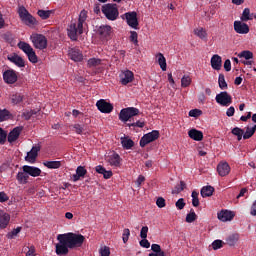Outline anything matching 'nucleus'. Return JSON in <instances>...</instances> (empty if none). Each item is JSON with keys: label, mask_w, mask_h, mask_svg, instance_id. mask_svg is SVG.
<instances>
[{"label": "nucleus", "mask_w": 256, "mask_h": 256, "mask_svg": "<svg viewBox=\"0 0 256 256\" xmlns=\"http://www.w3.org/2000/svg\"><path fill=\"white\" fill-rule=\"evenodd\" d=\"M68 244L69 249H75L81 247L85 243V236L73 232L61 234Z\"/></svg>", "instance_id": "1"}, {"label": "nucleus", "mask_w": 256, "mask_h": 256, "mask_svg": "<svg viewBox=\"0 0 256 256\" xmlns=\"http://www.w3.org/2000/svg\"><path fill=\"white\" fill-rule=\"evenodd\" d=\"M102 13L108 21H117L119 18V9L117 4H106L102 6Z\"/></svg>", "instance_id": "2"}, {"label": "nucleus", "mask_w": 256, "mask_h": 256, "mask_svg": "<svg viewBox=\"0 0 256 256\" xmlns=\"http://www.w3.org/2000/svg\"><path fill=\"white\" fill-rule=\"evenodd\" d=\"M18 15L22 21V23L26 24L28 27H31L33 25H37V19L29 13L27 8L25 6H19L18 8Z\"/></svg>", "instance_id": "3"}, {"label": "nucleus", "mask_w": 256, "mask_h": 256, "mask_svg": "<svg viewBox=\"0 0 256 256\" xmlns=\"http://www.w3.org/2000/svg\"><path fill=\"white\" fill-rule=\"evenodd\" d=\"M139 113V109L135 107L123 108L119 113V120L122 123H127V121H132L133 117H137Z\"/></svg>", "instance_id": "4"}, {"label": "nucleus", "mask_w": 256, "mask_h": 256, "mask_svg": "<svg viewBox=\"0 0 256 256\" xmlns=\"http://www.w3.org/2000/svg\"><path fill=\"white\" fill-rule=\"evenodd\" d=\"M57 241H59V243H57L55 245L56 247V255L59 256H65L69 254V244H67V241L65 240V238L62 236V234H59L57 236Z\"/></svg>", "instance_id": "5"}, {"label": "nucleus", "mask_w": 256, "mask_h": 256, "mask_svg": "<svg viewBox=\"0 0 256 256\" xmlns=\"http://www.w3.org/2000/svg\"><path fill=\"white\" fill-rule=\"evenodd\" d=\"M31 41L36 49H47V38L42 34L31 36Z\"/></svg>", "instance_id": "6"}, {"label": "nucleus", "mask_w": 256, "mask_h": 256, "mask_svg": "<svg viewBox=\"0 0 256 256\" xmlns=\"http://www.w3.org/2000/svg\"><path fill=\"white\" fill-rule=\"evenodd\" d=\"M157 139H159V130H153L152 132L145 134L140 139V147H145L149 145V143H153V141H157Z\"/></svg>", "instance_id": "7"}, {"label": "nucleus", "mask_w": 256, "mask_h": 256, "mask_svg": "<svg viewBox=\"0 0 256 256\" xmlns=\"http://www.w3.org/2000/svg\"><path fill=\"white\" fill-rule=\"evenodd\" d=\"M216 103L222 105V107H229L233 103V98L227 91L220 92L216 95Z\"/></svg>", "instance_id": "8"}, {"label": "nucleus", "mask_w": 256, "mask_h": 256, "mask_svg": "<svg viewBox=\"0 0 256 256\" xmlns=\"http://www.w3.org/2000/svg\"><path fill=\"white\" fill-rule=\"evenodd\" d=\"M124 17L126 19L127 25L129 27H132V29H137L139 27V20L137 19V12H127L124 14Z\"/></svg>", "instance_id": "9"}, {"label": "nucleus", "mask_w": 256, "mask_h": 256, "mask_svg": "<svg viewBox=\"0 0 256 256\" xmlns=\"http://www.w3.org/2000/svg\"><path fill=\"white\" fill-rule=\"evenodd\" d=\"M17 72L13 69H9L3 72V80L7 83V85H13L17 83Z\"/></svg>", "instance_id": "10"}, {"label": "nucleus", "mask_w": 256, "mask_h": 256, "mask_svg": "<svg viewBox=\"0 0 256 256\" xmlns=\"http://www.w3.org/2000/svg\"><path fill=\"white\" fill-rule=\"evenodd\" d=\"M96 107L100 113H111L113 111V104L103 99L97 101Z\"/></svg>", "instance_id": "11"}, {"label": "nucleus", "mask_w": 256, "mask_h": 256, "mask_svg": "<svg viewBox=\"0 0 256 256\" xmlns=\"http://www.w3.org/2000/svg\"><path fill=\"white\" fill-rule=\"evenodd\" d=\"M39 151H41V146H33L32 149L27 153L25 161L28 163H35V161H37V157L39 156Z\"/></svg>", "instance_id": "12"}, {"label": "nucleus", "mask_w": 256, "mask_h": 256, "mask_svg": "<svg viewBox=\"0 0 256 256\" xmlns=\"http://www.w3.org/2000/svg\"><path fill=\"white\" fill-rule=\"evenodd\" d=\"M120 83L122 85H129V83H133V80L135 79V75L131 70L123 71L120 75Z\"/></svg>", "instance_id": "13"}, {"label": "nucleus", "mask_w": 256, "mask_h": 256, "mask_svg": "<svg viewBox=\"0 0 256 256\" xmlns=\"http://www.w3.org/2000/svg\"><path fill=\"white\" fill-rule=\"evenodd\" d=\"M234 31H236L239 35H247V33H249V25L242 20L234 21Z\"/></svg>", "instance_id": "14"}, {"label": "nucleus", "mask_w": 256, "mask_h": 256, "mask_svg": "<svg viewBox=\"0 0 256 256\" xmlns=\"http://www.w3.org/2000/svg\"><path fill=\"white\" fill-rule=\"evenodd\" d=\"M21 131H23V127L21 126L15 127L12 131H10L7 136L8 143H15V141L19 139V135H21Z\"/></svg>", "instance_id": "15"}, {"label": "nucleus", "mask_w": 256, "mask_h": 256, "mask_svg": "<svg viewBox=\"0 0 256 256\" xmlns=\"http://www.w3.org/2000/svg\"><path fill=\"white\" fill-rule=\"evenodd\" d=\"M217 172L220 177H227V174L231 173V166L227 162H220L217 166Z\"/></svg>", "instance_id": "16"}, {"label": "nucleus", "mask_w": 256, "mask_h": 256, "mask_svg": "<svg viewBox=\"0 0 256 256\" xmlns=\"http://www.w3.org/2000/svg\"><path fill=\"white\" fill-rule=\"evenodd\" d=\"M24 173H27L28 177H39L41 175V170L35 166H29V165H24L22 167Z\"/></svg>", "instance_id": "17"}, {"label": "nucleus", "mask_w": 256, "mask_h": 256, "mask_svg": "<svg viewBox=\"0 0 256 256\" xmlns=\"http://www.w3.org/2000/svg\"><path fill=\"white\" fill-rule=\"evenodd\" d=\"M85 175H87V169H85V166H78L76 168V174L72 176V181H74V183H77V181L85 179Z\"/></svg>", "instance_id": "18"}, {"label": "nucleus", "mask_w": 256, "mask_h": 256, "mask_svg": "<svg viewBox=\"0 0 256 256\" xmlns=\"http://www.w3.org/2000/svg\"><path fill=\"white\" fill-rule=\"evenodd\" d=\"M68 55L70 59H72V61H75L76 63H79V61H83V53H81V50L77 48L70 49Z\"/></svg>", "instance_id": "19"}, {"label": "nucleus", "mask_w": 256, "mask_h": 256, "mask_svg": "<svg viewBox=\"0 0 256 256\" xmlns=\"http://www.w3.org/2000/svg\"><path fill=\"white\" fill-rule=\"evenodd\" d=\"M68 37L71 41H77V33H79V24L72 23L68 29Z\"/></svg>", "instance_id": "20"}, {"label": "nucleus", "mask_w": 256, "mask_h": 256, "mask_svg": "<svg viewBox=\"0 0 256 256\" xmlns=\"http://www.w3.org/2000/svg\"><path fill=\"white\" fill-rule=\"evenodd\" d=\"M108 163H110L111 167H120L121 165V156L119 154L113 152L107 159Z\"/></svg>", "instance_id": "21"}, {"label": "nucleus", "mask_w": 256, "mask_h": 256, "mask_svg": "<svg viewBox=\"0 0 256 256\" xmlns=\"http://www.w3.org/2000/svg\"><path fill=\"white\" fill-rule=\"evenodd\" d=\"M210 63H211L212 69H215V71H221V65L223 63L221 56L217 54L213 55Z\"/></svg>", "instance_id": "22"}, {"label": "nucleus", "mask_w": 256, "mask_h": 256, "mask_svg": "<svg viewBox=\"0 0 256 256\" xmlns=\"http://www.w3.org/2000/svg\"><path fill=\"white\" fill-rule=\"evenodd\" d=\"M235 217V214L229 210H222L218 213V219L219 221H231Z\"/></svg>", "instance_id": "23"}, {"label": "nucleus", "mask_w": 256, "mask_h": 256, "mask_svg": "<svg viewBox=\"0 0 256 256\" xmlns=\"http://www.w3.org/2000/svg\"><path fill=\"white\" fill-rule=\"evenodd\" d=\"M85 21H87V11L86 10H82L79 14V18H78V31H79V35H82L83 33V23H85Z\"/></svg>", "instance_id": "24"}, {"label": "nucleus", "mask_w": 256, "mask_h": 256, "mask_svg": "<svg viewBox=\"0 0 256 256\" xmlns=\"http://www.w3.org/2000/svg\"><path fill=\"white\" fill-rule=\"evenodd\" d=\"M98 33L101 39H109V37H111V26H100Z\"/></svg>", "instance_id": "25"}, {"label": "nucleus", "mask_w": 256, "mask_h": 256, "mask_svg": "<svg viewBox=\"0 0 256 256\" xmlns=\"http://www.w3.org/2000/svg\"><path fill=\"white\" fill-rule=\"evenodd\" d=\"M188 137H190V139H193V141H203V132L197 129H191L190 131H188Z\"/></svg>", "instance_id": "26"}, {"label": "nucleus", "mask_w": 256, "mask_h": 256, "mask_svg": "<svg viewBox=\"0 0 256 256\" xmlns=\"http://www.w3.org/2000/svg\"><path fill=\"white\" fill-rule=\"evenodd\" d=\"M8 61H11V63H14V65H17V67H25V60H23V58L17 54L8 56Z\"/></svg>", "instance_id": "27"}, {"label": "nucleus", "mask_w": 256, "mask_h": 256, "mask_svg": "<svg viewBox=\"0 0 256 256\" xmlns=\"http://www.w3.org/2000/svg\"><path fill=\"white\" fill-rule=\"evenodd\" d=\"M11 221V215L8 213H0V228L1 229H7V225H9V222Z\"/></svg>", "instance_id": "28"}, {"label": "nucleus", "mask_w": 256, "mask_h": 256, "mask_svg": "<svg viewBox=\"0 0 256 256\" xmlns=\"http://www.w3.org/2000/svg\"><path fill=\"white\" fill-rule=\"evenodd\" d=\"M240 19L243 22L253 21V19H256V14H251V10L249 8H245Z\"/></svg>", "instance_id": "29"}, {"label": "nucleus", "mask_w": 256, "mask_h": 256, "mask_svg": "<svg viewBox=\"0 0 256 256\" xmlns=\"http://www.w3.org/2000/svg\"><path fill=\"white\" fill-rule=\"evenodd\" d=\"M121 141V145L123 147V149H133V147H135V142L133 140H131V138H127V137H121L120 138Z\"/></svg>", "instance_id": "30"}, {"label": "nucleus", "mask_w": 256, "mask_h": 256, "mask_svg": "<svg viewBox=\"0 0 256 256\" xmlns=\"http://www.w3.org/2000/svg\"><path fill=\"white\" fill-rule=\"evenodd\" d=\"M156 59L162 71H167V59L165 58L163 53H158L156 55Z\"/></svg>", "instance_id": "31"}, {"label": "nucleus", "mask_w": 256, "mask_h": 256, "mask_svg": "<svg viewBox=\"0 0 256 256\" xmlns=\"http://www.w3.org/2000/svg\"><path fill=\"white\" fill-rule=\"evenodd\" d=\"M151 251H153V253H150L149 256H166L165 252L161 250V245L159 244H152Z\"/></svg>", "instance_id": "32"}, {"label": "nucleus", "mask_w": 256, "mask_h": 256, "mask_svg": "<svg viewBox=\"0 0 256 256\" xmlns=\"http://www.w3.org/2000/svg\"><path fill=\"white\" fill-rule=\"evenodd\" d=\"M214 192H215V188H213V186H204V187H202V189L200 190V195H201V197H203V198H205V197H211Z\"/></svg>", "instance_id": "33"}, {"label": "nucleus", "mask_w": 256, "mask_h": 256, "mask_svg": "<svg viewBox=\"0 0 256 256\" xmlns=\"http://www.w3.org/2000/svg\"><path fill=\"white\" fill-rule=\"evenodd\" d=\"M16 179L20 185H27V182L29 181V174H27L25 171L18 172Z\"/></svg>", "instance_id": "34"}, {"label": "nucleus", "mask_w": 256, "mask_h": 256, "mask_svg": "<svg viewBox=\"0 0 256 256\" xmlns=\"http://www.w3.org/2000/svg\"><path fill=\"white\" fill-rule=\"evenodd\" d=\"M18 47L26 55L30 54L33 51V47H31V45L29 43H26V42H19Z\"/></svg>", "instance_id": "35"}, {"label": "nucleus", "mask_w": 256, "mask_h": 256, "mask_svg": "<svg viewBox=\"0 0 256 256\" xmlns=\"http://www.w3.org/2000/svg\"><path fill=\"white\" fill-rule=\"evenodd\" d=\"M43 165L47 169H59L61 167V161H44Z\"/></svg>", "instance_id": "36"}, {"label": "nucleus", "mask_w": 256, "mask_h": 256, "mask_svg": "<svg viewBox=\"0 0 256 256\" xmlns=\"http://www.w3.org/2000/svg\"><path fill=\"white\" fill-rule=\"evenodd\" d=\"M237 241H239V234H237V233L231 234V235L228 236L227 239H226V243H227V245H229L230 247H234V245L237 244Z\"/></svg>", "instance_id": "37"}, {"label": "nucleus", "mask_w": 256, "mask_h": 256, "mask_svg": "<svg viewBox=\"0 0 256 256\" xmlns=\"http://www.w3.org/2000/svg\"><path fill=\"white\" fill-rule=\"evenodd\" d=\"M72 130L76 132L77 135H83V133H85L86 128H85V124H73L71 125Z\"/></svg>", "instance_id": "38"}, {"label": "nucleus", "mask_w": 256, "mask_h": 256, "mask_svg": "<svg viewBox=\"0 0 256 256\" xmlns=\"http://www.w3.org/2000/svg\"><path fill=\"white\" fill-rule=\"evenodd\" d=\"M256 125L252 127L247 126L246 131L244 132L243 139H251L252 135H255Z\"/></svg>", "instance_id": "39"}, {"label": "nucleus", "mask_w": 256, "mask_h": 256, "mask_svg": "<svg viewBox=\"0 0 256 256\" xmlns=\"http://www.w3.org/2000/svg\"><path fill=\"white\" fill-rule=\"evenodd\" d=\"M194 35L202 40L207 39V31H205V29H203L202 27L194 29Z\"/></svg>", "instance_id": "40"}, {"label": "nucleus", "mask_w": 256, "mask_h": 256, "mask_svg": "<svg viewBox=\"0 0 256 256\" xmlns=\"http://www.w3.org/2000/svg\"><path fill=\"white\" fill-rule=\"evenodd\" d=\"M11 119V112L7 109H0V123Z\"/></svg>", "instance_id": "41"}, {"label": "nucleus", "mask_w": 256, "mask_h": 256, "mask_svg": "<svg viewBox=\"0 0 256 256\" xmlns=\"http://www.w3.org/2000/svg\"><path fill=\"white\" fill-rule=\"evenodd\" d=\"M218 84H219L220 89H222V90L228 89L227 82L225 81V75L224 74H219Z\"/></svg>", "instance_id": "42"}, {"label": "nucleus", "mask_w": 256, "mask_h": 256, "mask_svg": "<svg viewBox=\"0 0 256 256\" xmlns=\"http://www.w3.org/2000/svg\"><path fill=\"white\" fill-rule=\"evenodd\" d=\"M87 65L90 68L99 67V65H101V59H99V58H90L87 62Z\"/></svg>", "instance_id": "43"}, {"label": "nucleus", "mask_w": 256, "mask_h": 256, "mask_svg": "<svg viewBox=\"0 0 256 256\" xmlns=\"http://www.w3.org/2000/svg\"><path fill=\"white\" fill-rule=\"evenodd\" d=\"M194 221H197V214L195 210L191 209L190 213L186 216V223H193Z\"/></svg>", "instance_id": "44"}, {"label": "nucleus", "mask_w": 256, "mask_h": 256, "mask_svg": "<svg viewBox=\"0 0 256 256\" xmlns=\"http://www.w3.org/2000/svg\"><path fill=\"white\" fill-rule=\"evenodd\" d=\"M191 197H192V205L193 207H199V192L197 191H192V194H191Z\"/></svg>", "instance_id": "45"}, {"label": "nucleus", "mask_w": 256, "mask_h": 256, "mask_svg": "<svg viewBox=\"0 0 256 256\" xmlns=\"http://www.w3.org/2000/svg\"><path fill=\"white\" fill-rule=\"evenodd\" d=\"M51 10H38L37 15H39L43 20L49 19L51 17Z\"/></svg>", "instance_id": "46"}, {"label": "nucleus", "mask_w": 256, "mask_h": 256, "mask_svg": "<svg viewBox=\"0 0 256 256\" xmlns=\"http://www.w3.org/2000/svg\"><path fill=\"white\" fill-rule=\"evenodd\" d=\"M23 101V96H21V94H13L11 96V103L13 105H19V103H21Z\"/></svg>", "instance_id": "47"}, {"label": "nucleus", "mask_w": 256, "mask_h": 256, "mask_svg": "<svg viewBox=\"0 0 256 256\" xmlns=\"http://www.w3.org/2000/svg\"><path fill=\"white\" fill-rule=\"evenodd\" d=\"M238 57L244 58L247 61H249V59H253V52H251L249 50H244L240 54H238Z\"/></svg>", "instance_id": "48"}, {"label": "nucleus", "mask_w": 256, "mask_h": 256, "mask_svg": "<svg viewBox=\"0 0 256 256\" xmlns=\"http://www.w3.org/2000/svg\"><path fill=\"white\" fill-rule=\"evenodd\" d=\"M19 233H21V227H17L15 229H13L11 232H9L7 234V239H15V237H17V235H19Z\"/></svg>", "instance_id": "49"}, {"label": "nucleus", "mask_w": 256, "mask_h": 256, "mask_svg": "<svg viewBox=\"0 0 256 256\" xmlns=\"http://www.w3.org/2000/svg\"><path fill=\"white\" fill-rule=\"evenodd\" d=\"M127 127H139L140 129H143L145 127V121L137 120L133 123H127Z\"/></svg>", "instance_id": "50"}, {"label": "nucleus", "mask_w": 256, "mask_h": 256, "mask_svg": "<svg viewBox=\"0 0 256 256\" xmlns=\"http://www.w3.org/2000/svg\"><path fill=\"white\" fill-rule=\"evenodd\" d=\"M30 63H37L39 59L37 58V54L35 50H32L29 54H26Z\"/></svg>", "instance_id": "51"}, {"label": "nucleus", "mask_w": 256, "mask_h": 256, "mask_svg": "<svg viewBox=\"0 0 256 256\" xmlns=\"http://www.w3.org/2000/svg\"><path fill=\"white\" fill-rule=\"evenodd\" d=\"M7 142V131L3 128H0V145H5Z\"/></svg>", "instance_id": "52"}, {"label": "nucleus", "mask_w": 256, "mask_h": 256, "mask_svg": "<svg viewBox=\"0 0 256 256\" xmlns=\"http://www.w3.org/2000/svg\"><path fill=\"white\" fill-rule=\"evenodd\" d=\"M130 235H131V231L129 230V228H125L122 234L123 243H127V241H129Z\"/></svg>", "instance_id": "53"}, {"label": "nucleus", "mask_w": 256, "mask_h": 256, "mask_svg": "<svg viewBox=\"0 0 256 256\" xmlns=\"http://www.w3.org/2000/svg\"><path fill=\"white\" fill-rule=\"evenodd\" d=\"M182 87H189L191 85V77L183 76L181 79Z\"/></svg>", "instance_id": "54"}, {"label": "nucleus", "mask_w": 256, "mask_h": 256, "mask_svg": "<svg viewBox=\"0 0 256 256\" xmlns=\"http://www.w3.org/2000/svg\"><path fill=\"white\" fill-rule=\"evenodd\" d=\"M183 189H185V182L181 181L180 184L175 186V189L172 191V193H181Z\"/></svg>", "instance_id": "55"}, {"label": "nucleus", "mask_w": 256, "mask_h": 256, "mask_svg": "<svg viewBox=\"0 0 256 256\" xmlns=\"http://www.w3.org/2000/svg\"><path fill=\"white\" fill-rule=\"evenodd\" d=\"M231 133H232V135H235L236 137H238L239 135H244L245 130H243L239 127H235L232 129Z\"/></svg>", "instance_id": "56"}, {"label": "nucleus", "mask_w": 256, "mask_h": 256, "mask_svg": "<svg viewBox=\"0 0 256 256\" xmlns=\"http://www.w3.org/2000/svg\"><path fill=\"white\" fill-rule=\"evenodd\" d=\"M202 111L199 109H192L189 111V117H200L202 115Z\"/></svg>", "instance_id": "57"}, {"label": "nucleus", "mask_w": 256, "mask_h": 256, "mask_svg": "<svg viewBox=\"0 0 256 256\" xmlns=\"http://www.w3.org/2000/svg\"><path fill=\"white\" fill-rule=\"evenodd\" d=\"M130 34V41H132L134 45H137L139 43V41L137 40L138 34L135 31H131Z\"/></svg>", "instance_id": "58"}, {"label": "nucleus", "mask_w": 256, "mask_h": 256, "mask_svg": "<svg viewBox=\"0 0 256 256\" xmlns=\"http://www.w3.org/2000/svg\"><path fill=\"white\" fill-rule=\"evenodd\" d=\"M221 247H223V241L221 240H215L212 243V248L214 249V251H217V249H221Z\"/></svg>", "instance_id": "59"}, {"label": "nucleus", "mask_w": 256, "mask_h": 256, "mask_svg": "<svg viewBox=\"0 0 256 256\" xmlns=\"http://www.w3.org/2000/svg\"><path fill=\"white\" fill-rule=\"evenodd\" d=\"M100 255L101 256H110L111 250L109 249V247L104 246L103 248L100 249Z\"/></svg>", "instance_id": "60"}, {"label": "nucleus", "mask_w": 256, "mask_h": 256, "mask_svg": "<svg viewBox=\"0 0 256 256\" xmlns=\"http://www.w3.org/2000/svg\"><path fill=\"white\" fill-rule=\"evenodd\" d=\"M176 207L177 209H179V211H181L182 209H185V199L183 198L178 199V201L176 202Z\"/></svg>", "instance_id": "61"}, {"label": "nucleus", "mask_w": 256, "mask_h": 256, "mask_svg": "<svg viewBox=\"0 0 256 256\" xmlns=\"http://www.w3.org/2000/svg\"><path fill=\"white\" fill-rule=\"evenodd\" d=\"M147 233H149V227H147V226L142 227V229L140 231L141 239H147Z\"/></svg>", "instance_id": "62"}, {"label": "nucleus", "mask_w": 256, "mask_h": 256, "mask_svg": "<svg viewBox=\"0 0 256 256\" xmlns=\"http://www.w3.org/2000/svg\"><path fill=\"white\" fill-rule=\"evenodd\" d=\"M156 205L157 207H159V209H163V207H165V198L163 197H159L157 200H156Z\"/></svg>", "instance_id": "63"}, {"label": "nucleus", "mask_w": 256, "mask_h": 256, "mask_svg": "<svg viewBox=\"0 0 256 256\" xmlns=\"http://www.w3.org/2000/svg\"><path fill=\"white\" fill-rule=\"evenodd\" d=\"M35 255H37L35 254V246L32 245L29 247V250L27 251L26 256H35Z\"/></svg>", "instance_id": "64"}]
</instances>
